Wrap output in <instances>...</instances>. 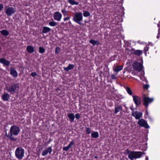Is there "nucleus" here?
Listing matches in <instances>:
<instances>
[{
    "label": "nucleus",
    "instance_id": "f257e3e1",
    "mask_svg": "<svg viewBox=\"0 0 160 160\" xmlns=\"http://www.w3.org/2000/svg\"><path fill=\"white\" fill-rule=\"evenodd\" d=\"M19 132V128L18 127L13 125L10 128V135H7L6 133L5 135L10 140L14 141L17 140L16 138H14L13 136V135L16 136L18 135Z\"/></svg>",
    "mask_w": 160,
    "mask_h": 160
},
{
    "label": "nucleus",
    "instance_id": "f03ea898",
    "mask_svg": "<svg viewBox=\"0 0 160 160\" xmlns=\"http://www.w3.org/2000/svg\"><path fill=\"white\" fill-rule=\"evenodd\" d=\"M19 87L18 84L13 83L8 87L7 86L6 89L11 94H14L18 90Z\"/></svg>",
    "mask_w": 160,
    "mask_h": 160
},
{
    "label": "nucleus",
    "instance_id": "7ed1b4c3",
    "mask_svg": "<svg viewBox=\"0 0 160 160\" xmlns=\"http://www.w3.org/2000/svg\"><path fill=\"white\" fill-rule=\"evenodd\" d=\"M83 17L82 12H77L73 16L72 20L75 22L81 25L82 23L81 21L82 20Z\"/></svg>",
    "mask_w": 160,
    "mask_h": 160
},
{
    "label": "nucleus",
    "instance_id": "20e7f679",
    "mask_svg": "<svg viewBox=\"0 0 160 160\" xmlns=\"http://www.w3.org/2000/svg\"><path fill=\"white\" fill-rule=\"evenodd\" d=\"M132 67L134 70L140 72L142 70L143 66L141 62H135L132 64Z\"/></svg>",
    "mask_w": 160,
    "mask_h": 160
},
{
    "label": "nucleus",
    "instance_id": "39448f33",
    "mask_svg": "<svg viewBox=\"0 0 160 160\" xmlns=\"http://www.w3.org/2000/svg\"><path fill=\"white\" fill-rule=\"evenodd\" d=\"M153 98H150L148 97L144 96L143 98V104L144 105L146 108H148V104L153 102Z\"/></svg>",
    "mask_w": 160,
    "mask_h": 160
},
{
    "label": "nucleus",
    "instance_id": "423d86ee",
    "mask_svg": "<svg viewBox=\"0 0 160 160\" xmlns=\"http://www.w3.org/2000/svg\"><path fill=\"white\" fill-rule=\"evenodd\" d=\"M138 124L140 127H143L146 129L149 128V126L148 123L144 119H139L138 121Z\"/></svg>",
    "mask_w": 160,
    "mask_h": 160
},
{
    "label": "nucleus",
    "instance_id": "0eeeda50",
    "mask_svg": "<svg viewBox=\"0 0 160 160\" xmlns=\"http://www.w3.org/2000/svg\"><path fill=\"white\" fill-rule=\"evenodd\" d=\"M133 97V100L136 106L137 107L140 105L141 104V98L138 96L133 95L132 96Z\"/></svg>",
    "mask_w": 160,
    "mask_h": 160
},
{
    "label": "nucleus",
    "instance_id": "6e6552de",
    "mask_svg": "<svg viewBox=\"0 0 160 160\" xmlns=\"http://www.w3.org/2000/svg\"><path fill=\"white\" fill-rule=\"evenodd\" d=\"M15 9L13 7H8L5 11V12L7 16H10L15 12Z\"/></svg>",
    "mask_w": 160,
    "mask_h": 160
},
{
    "label": "nucleus",
    "instance_id": "1a4fd4ad",
    "mask_svg": "<svg viewBox=\"0 0 160 160\" xmlns=\"http://www.w3.org/2000/svg\"><path fill=\"white\" fill-rule=\"evenodd\" d=\"M127 50L129 51L132 54L138 56H140L142 53V51L139 50H135L133 48H132L131 50L128 49H127Z\"/></svg>",
    "mask_w": 160,
    "mask_h": 160
},
{
    "label": "nucleus",
    "instance_id": "9d476101",
    "mask_svg": "<svg viewBox=\"0 0 160 160\" xmlns=\"http://www.w3.org/2000/svg\"><path fill=\"white\" fill-rule=\"evenodd\" d=\"M53 17L54 20L59 21L61 19L62 15L59 12H54Z\"/></svg>",
    "mask_w": 160,
    "mask_h": 160
},
{
    "label": "nucleus",
    "instance_id": "9b49d317",
    "mask_svg": "<svg viewBox=\"0 0 160 160\" xmlns=\"http://www.w3.org/2000/svg\"><path fill=\"white\" fill-rule=\"evenodd\" d=\"M131 115L137 119H139L142 117V113L141 112H138L136 111L135 112H133L131 114Z\"/></svg>",
    "mask_w": 160,
    "mask_h": 160
},
{
    "label": "nucleus",
    "instance_id": "f8f14e48",
    "mask_svg": "<svg viewBox=\"0 0 160 160\" xmlns=\"http://www.w3.org/2000/svg\"><path fill=\"white\" fill-rule=\"evenodd\" d=\"M0 63L3 64L4 66L7 67L10 64V61L4 58L0 59Z\"/></svg>",
    "mask_w": 160,
    "mask_h": 160
},
{
    "label": "nucleus",
    "instance_id": "ddd939ff",
    "mask_svg": "<svg viewBox=\"0 0 160 160\" xmlns=\"http://www.w3.org/2000/svg\"><path fill=\"white\" fill-rule=\"evenodd\" d=\"M52 150L51 147H49L47 149L44 150L42 153V156H44L47 154L48 152L51 154L52 152Z\"/></svg>",
    "mask_w": 160,
    "mask_h": 160
},
{
    "label": "nucleus",
    "instance_id": "4468645a",
    "mask_svg": "<svg viewBox=\"0 0 160 160\" xmlns=\"http://www.w3.org/2000/svg\"><path fill=\"white\" fill-rule=\"evenodd\" d=\"M10 95L7 93H4L1 96L2 99L3 101H8L10 99Z\"/></svg>",
    "mask_w": 160,
    "mask_h": 160
},
{
    "label": "nucleus",
    "instance_id": "2eb2a0df",
    "mask_svg": "<svg viewBox=\"0 0 160 160\" xmlns=\"http://www.w3.org/2000/svg\"><path fill=\"white\" fill-rule=\"evenodd\" d=\"M74 67L73 64H69L67 67H64V70L66 72H68L69 70L72 69Z\"/></svg>",
    "mask_w": 160,
    "mask_h": 160
},
{
    "label": "nucleus",
    "instance_id": "dca6fc26",
    "mask_svg": "<svg viewBox=\"0 0 160 160\" xmlns=\"http://www.w3.org/2000/svg\"><path fill=\"white\" fill-rule=\"evenodd\" d=\"M67 116L70 122H73L75 119V116L73 113H68L67 114Z\"/></svg>",
    "mask_w": 160,
    "mask_h": 160
},
{
    "label": "nucleus",
    "instance_id": "f3484780",
    "mask_svg": "<svg viewBox=\"0 0 160 160\" xmlns=\"http://www.w3.org/2000/svg\"><path fill=\"white\" fill-rule=\"evenodd\" d=\"M51 30V29L47 27H44L43 28L42 31V34L46 33L49 32Z\"/></svg>",
    "mask_w": 160,
    "mask_h": 160
},
{
    "label": "nucleus",
    "instance_id": "a211bd4d",
    "mask_svg": "<svg viewBox=\"0 0 160 160\" xmlns=\"http://www.w3.org/2000/svg\"><path fill=\"white\" fill-rule=\"evenodd\" d=\"M128 158L131 160H133L134 158H135L134 151H131L128 153Z\"/></svg>",
    "mask_w": 160,
    "mask_h": 160
},
{
    "label": "nucleus",
    "instance_id": "6ab92c4d",
    "mask_svg": "<svg viewBox=\"0 0 160 160\" xmlns=\"http://www.w3.org/2000/svg\"><path fill=\"white\" fill-rule=\"evenodd\" d=\"M26 49L27 52L30 53H32L34 52V48L32 46H28Z\"/></svg>",
    "mask_w": 160,
    "mask_h": 160
},
{
    "label": "nucleus",
    "instance_id": "aec40b11",
    "mask_svg": "<svg viewBox=\"0 0 160 160\" xmlns=\"http://www.w3.org/2000/svg\"><path fill=\"white\" fill-rule=\"evenodd\" d=\"M135 158H139L141 157L142 153L141 152L134 151Z\"/></svg>",
    "mask_w": 160,
    "mask_h": 160
},
{
    "label": "nucleus",
    "instance_id": "412c9836",
    "mask_svg": "<svg viewBox=\"0 0 160 160\" xmlns=\"http://www.w3.org/2000/svg\"><path fill=\"white\" fill-rule=\"evenodd\" d=\"M122 108L121 106L118 105L117 107H115L114 113H115L116 114L118 112H119L120 111H122Z\"/></svg>",
    "mask_w": 160,
    "mask_h": 160
},
{
    "label": "nucleus",
    "instance_id": "4be33fe9",
    "mask_svg": "<svg viewBox=\"0 0 160 160\" xmlns=\"http://www.w3.org/2000/svg\"><path fill=\"white\" fill-rule=\"evenodd\" d=\"M10 74L15 77L17 76V71L12 68H10Z\"/></svg>",
    "mask_w": 160,
    "mask_h": 160
},
{
    "label": "nucleus",
    "instance_id": "5701e85b",
    "mask_svg": "<svg viewBox=\"0 0 160 160\" xmlns=\"http://www.w3.org/2000/svg\"><path fill=\"white\" fill-rule=\"evenodd\" d=\"M15 155L18 159H20V147L18 148L15 151Z\"/></svg>",
    "mask_w": 160,
    "mask_h": 160
},
{
    "label": "nucleus",
    "instance_id": "b1692460",
    "mask_svg": "<svg viewBox=\"0 0 160 160\" xmlns=\"http://www.w3.org/2000/svg\"><path fill=\"white\" fill-rule=\"evenodd\" d=\"M0 33L2 35L5 37H7L9 34V32L6 30H2L0 31Z\"/></svg>",
    "mask_w": 160,
    "mask_h": 160
},
{
    "label": "nucleus",
    "instance_id": "393cba45",
    "mask_svg": "<svg viewBox=\"0 0 160 160\" xmlns=\"http://www.w3.org/2000/svg\"><path fill=\"white\" fill-rule=\"evenodd\" d=\"M89 42L94 46L96 45L98 46L100 44V42L98 41H96L93 39L90 40Z\"/></svg>",
    "mask_w": 160,
    "mask_h": 160
},
{
    "label": "nucleus",
    "instance_id": "a878e982",
    "mask_svg": "<svg viewBox=\"0 0 160 160\" xmlns=\"http://www.w3.org/2000/svg\"><path fill=\"white\" fill-rule=\"evenodd\" d=\"M91 136L92 138H97L99 137V133L97 132H93L91 133Z\"/></svg>",
    "mask_w": 160,
    "mask_h": 160
},
{
    "label": "nucleus",
    "instance_id": "bb28decb",
    "mask_svg": "<svg viewBox=\"0 0 160 160\" xmlns=\"http://www.w3.org/2000/svg\"><path fill=\"white\" fill-rule=\"evenodd\" d=\"M123 68V66L122 65L117 66L116 67L114 71L116 72H118L121 70Z\"/></svg>",
    "mask_w": 160,
    "mask_h": 160
},
{
    "label": "nucleus",
    "instance_id": "cd10ccee",
    "mask_svg": "<svg viewBox=\"0 0 160 160\" xmlns=\"http://www.w3.org/2000/svg\"><path fill=\"white\" fill-rule=\"evenodd\" d=\"M55 92L57 93L56 94L58 96H59L61 95L62 93L61 90L58 87H57L55 89Z\"/></svg>",
    "mask_w": 160,
    "mask_h": 160
},
{
    "label": "nucleus",
    "instance_id": "c85d7f7f",
    "mask_svg": "<svg viewBox=\"0 0 160 160\" xmlns=\"http://www.w3.org/2000/svg\"><path fill=\"white\" fill-rule=\"evenodd\" d=\"M69 3H70L72 5H78L79 4V2H76L74 0H68V1Z\"/></svg>",
    "mask_w": 160,
    "mask_h": 160
},
{
    "label": "nucleus",
    "instance_id": "c756f323",
    "mask_svg": "<svg viewBox=\"0 0 160 160\" xmlns=\"http://www.w3.org/2000/svg\"><path fill=\"white\" fill-rule=\"evenodd\" d=\"M126 90L128 94L130 95H132V92L130 88L128 87H127L126 88Z\"/></svg>",
    "mask_w": 160,
    "mask_h": 160
},
{
    "label": "nucleus",
    "instance_id": "7c9ffc66",
    "mask_svg": "<svg viewBox=\"0 0 160 160\" xmlns=\"http://www.w3.org/2000/svg\"><path fill=\"white\" fill-rule=\"evenodd\" d=\"M83 16L85 17L89 16L90 15V13L89 12L87 11H83Z\"/></svg>",
    "mask_w": 160,
    "mask_h": 160
},
{
    "label": "nucleus",
    "instance_id": "2f4dec72",
    "mask_svg": "<svg viewBox=\"0 0 160 160\" xmlns=\"http://www.w3.org/2000/svg\"><path fill=\"white\" fill-rule=\"evenodd\" d=\"M57 24L58 23L54 21H51L49 23V25L52 27H54L57 25Z\"/></svg>",
    "mask_w": 160,
    "mask_h": 160
},
{
    "label": "nucleus",
    "instance_id": "473e14b6",
    "mask_svg": "<svg viewBox=\"0 0 160 160\" xmlns=\"http://www.w3.org/2000/svg\"><path fill=\"white\" fill-rule=\"evenodd\" d=\"M45 49L42 47H40L39 48V53L42 54L45 52Z\"/></svg>",
    "mask_w": 160,
    "mask_h": 160
},
{
    "label": "nucleus",
    "instance_id": "72a5a7b5",
    "mask_svg": "<svg viewBox=\"0 0 160 160\" xmlns=\"http://www.w3.org/2000/svg\"><path fill=\"white\" fill-rule=\"evenodd\" d=\"M61 50V48L58 47H57L55 48V53L58 54L59 53Z\"/></svg>",
    "mask_w": 160,
    "mask_h": 160
},
{
    "label": "nucleus",
    "instance_id": "f704fd0d",
    "mask_svg": "<svg viewBox=\"0 0 160 160\" xmlns=\"http://www.w3.org/2000/svg\"><path fill=\"white\" fill-rule=\"evenodd\" d=\"M61 12L64 16H65L67 15V11H66V9H62Z\"/></svg>",
    "mask_w": 160,
    "mask_h": 160
},
{
    "label": "nucleus",
    "instance_id": "c9c22d12",
    "mask_svg": "<svg viewBox=\"0 0 160 160\" xmlns=\"http://www.w3.org/2000/svg\"><path fill=\"white\" fill-rule=\"evenodd\" d=\"M85 128L86 129V133L87 134H89L91 133V130L88 127H86Z\"/></svg>",
    "mask_w": 160,
    "mask_h": 160
},
{
    "label": "nucleus",
    "instance_id": "e433bc0d",
    "mask_svg": "<svg viewBox=\"0 0 160 160\" xmlns=\"http://www.w3.org/2000/svg\"><path fill=\"white\" fill-rule=\"evenodd\" d=\"M24 150L21 148V159L23 157Z\"/></svg>",
    "mask_w": 160,
    "mask_h": 160
},
{
    "label": "nucleus",
    "instance_id": "4c0bfd02",
    "mask_svg": "<svg viewBox=\"0 0 160 160\" xmlns=\"http://www.w3.org/2000/svg\"><path fill=\"white\" fill-rule=\"evenodd\" d=\"M149 49V47L148 46H146L144 47V50L145 52V54L146 55L147 52L148 51Z\"/></svg>",
    "mask_w": 160,
    "mask_h": 160
},
{
    "label": "nucleus",
    "instance_id": "58836bf2",
    "mask_svg": "<svg viewBox=\"0 0 160 160\" xmlns=\"http://www.w3.org/2000/svg\"><path fill=\"white\" fill-rule=\"evenodd\" d=\"M30 75L33 77H34L37 76V73L36 72H33L31 73Z\"/></svg>",
    "mask_w": 160,
    "mask_h": 160
},
{
    "label": "nucleus",
    "instance_id": "ea45409f",
    "mask_svg": "<svg viewBox=\"0 0 160 160\" xmlns=\"http://www.w3.org/2000/svg\"><path fill=\"white\" fill-rule=\"evenodd\" d=\"M74 116L75 118V117L77 119H79L80 118V116L78 113H76Z\"/></svg>",
    "mask_w": 160,
    "mask_h": 160
},
{
    "label": "nucleus",
    "instance_id": "a19ab883",
    "mask_svg": "<svg viewBox=\"0 0 160 160\" xmlns=\"http://www.w3.org/2000/svg\"><path fill=\"white\" fill-rule=\"evenodd\" d=\"M74 144V142L72 141H71L69 144L68 145V146L70 148L71 147L73 146Z\"/></svg>",
    "mask_w": 160,
    "mask_h": 160
},
{
    "label": "nucleus",
    "instance_id": "79ce46f5",
    "mask_svg": "<svg viewBox=\"0 0 160 160\" xmlns=\"http://www.w3.org/2000/svg\"><path fill=\"white\" fill-rule=\"evenodd\" d=\"M149 85L148 84H146V85L143 86V88L146 90H147L149 88Z\"/></svg>",
    "mask_w": 160,
    "mask_h": 160
},
{
    "label": "nucleus",
    "instance_id": "37998d69",
    "mask_svg": "<svg viewBox=\"0 0 160 160\" xmlns=\"http://www.w3.org/2000/svg\"><path fill=\"white\" fill-rule=\"evenodd\" d=\"M69 148H70L67 146V147H64L63 148V150L64 151H67Z\"/></svg>",
    "mask_w": 160,
    "mask_h": 160
},
{
    "label": "nucleus",
    "instance_id": "c03bdc74",
    "mask_svg": "<svg viewBox=\"0 0 160 160\" xmlns=\"http://www.w3.org/2000/svg\"><path fill=\"white\" fill-rule=\"evenodd\" d=\"M111 78L112 79H115L116 78V77L114 74L111 75Z\"/></svg>",
    "mask_w": 160,
    "mask_h": 160
},
{
    "label": "nucleus",
    "instance_id": "a18cd8bd",
    "mask_svg": "<svg viewBox=\"0 0 160 160\" xmlns=\"http://www.w3.org/2000/svg\"><path fill=\"white\" fill-rule=\"evenodd\" d=\"M146 110L145 111V116H148V109H147V108H146ZM145 118H146V116H145Z\"/></svg>",
    "mask_w": 160,
    "mask_h": 160
},
{
    "label": "nucleus",
    "instance_id": "49530a36",
    "mask_svg": "<svg viewBox=\"0 0 160 160\" xmlns=\"http://www.w3.org/2000/svg\"><path fill=\"white\" fill-rule=\"evenodd\" d=\"M70 17H68L64 18V21H67V20H68L70 19Z\"/></svg>",
    "mask_w": 160,
    "mask_h": 160
},
{
    "label": "nucleus",
    "instance_id": "de8ad7c7",
    "mask_svg": "<svg viewBox=\"0 0 160 160\" xmlns=\"http://www.w3.org/2000/svg\"><path fill=\"white\" fill-rule=\"evenodd\" d=\"M3 8V5L2 4H0V11L2 10Z\"/></svg>",
    "mask_w": 160,
    "mask_h": 160
},
{
    "label": "nucleus",
    "instance_id": "09e8293b",
    "mask_svg": "<svg viewBox=\"0 0 160 160\" xmlns=\"http://www.w3.org/2000/svg\"><path fill=\"white\" fill-rule=\"evenodd\" d=\"M130 109L132 111V113L133 112H134V109L132 107H130Z\"/></svg>",
    "mask_w": 160,
    "mask_h": 160
},
{
    "label": "nucleus",
    "instance_id": "8fccbe9b",
    "mask_svg": "<svg viewBox=\"0 0 160 160\" xmlns=\"http://www.w3.org/2000/svg\"><path fill=\"white\" fill-rule=\"evenodd\" d=\"M52 141V140L51 138H50L49 139V141L47 142V143L48 144L50 143Z\"/></svg>",
    "mask_w": 160,
    "mask_h": 160
},
{
    "label": "nucleus",
    "instance_id": "3c124183",
    "mask_svg": "<svg viewBox=\"0 0 160 160\" xmlns=\"http://www.w3.org/2000/svg\"><path fill=\"white\" fill-rule=\"evenodd\" d=\"M94 158H96V159H97V158H98V157L97 156H95L94 157Z\"/></svg>",
    "mask_w": 160,
    "mask_h": 160
},
{
    "label": "nucleus",
    "instance_id": "603ef678",
    "mask_svg": "<svg viewBox=\"0 0 160 160\" xmlns=\"http://www.w3.org/2000/svg\"><path fill=\"white\" fill-rule=\"evenodd\" d=\"M146 158H147V159H148V158H147V157H146Z\"/></svg>",
    "mask_w": 160,
    "mask_h": 160
},
{
    "label": "nucleus",
    "instance_id": "864d4df0",
    "mask_svg": "<svg viewBox=\"0 0 160 160\" xmlns=\"http://www.w3.org/2000/svg\"><path fill=\"white\" fill-rule=\"evenodd\" d=\"M71 23V22H70L69 23Z\"/></svg>",
    "mask_w": 160,
    "mask_h": 160
}]
</instances>
